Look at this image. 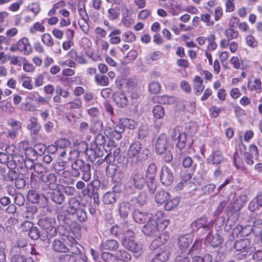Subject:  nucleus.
<instances>
[{"label": "nucleus", "instance_id": "2f4dec72", "mask_svg": "<svg viewBox=\"0 0 262 262\" xmlns=\"http://www.w3.org/2000/svg\"><path fill=\"white\" fill-rule=\"evenodd\" d=\"M42 194H40L35 190H30L27 194L28 200L32 203L36 204L39 202L40 197H42Z\"/></svg>", "mask_w": 262, "mask_h": 262}, {"label": "nucleus", "instance_id": "393cba45", "mask_svg": "<svg viewBox=\"0 0 262 262\" xmlns=\"http://www.w3.org/2000/svg\"><path fill=\"white\" fill-rule=\"evenodd\" d=\"M17 49L18 51L24 50L25 54H29L31 50V45H30L29 40L27 38H23L19 40L16 43Z\"/></svg>", "mask_w": 262, "mask_h": 262}, {"label": "nucleus", "instance_id": "9b49d317", "mask_svg": "<svg viewBox=\"0 0 262 262\" xmlns=\"http://www.w3.org/2000/svg\"><path fill=\"white\" fill-rule=\"evenodd\" d=\"M40 179L43 183L47 184V190L58 187V184H57V177L53 173L42 174L40 177Z\"/></svg>", "mask_w": 262, "mask_h": 262}, {"label": "nucleus", "instance_id": "c756f323", "mask_svg": "<svg viewBox=\"0 0 262 262\" xmlns=\"http://www.w3.org/2000/svg\"><path fill=\"white\" fill-rule=\"evenodd\" d=\"M58 221L62 224L69 226L72 223V220L64 211L59 212L57 215Z\"/></svg>", "mask_w": 262, "mask_h": 262}, {"label": "nucleus", "instance_id": "de8ad7c7", "mask_svg": "<svg viewBox=\"0 0 262 262\" xmlns=\"http://www.w3.org/2000/svg\"><path fill=\"white\" fill-rule=\"evenodd\" d=\"M104 134L110 139H115L119 140L122 138V135L118 133L113 129L110 128L108 130L106 129Z\"/></svg>", "mask_w": 262, "mask_h": 262}, {"label": "nucleus", "instance_id": "e433bc0d", "mask_svg": "<svg viewBox=\"0 0 262 262\" xmlns=\"http://www.w3.org/2000/svg\"><path fill=\"white\" fill-rule=\"evenodd\" d=\"M146 185L148 187L149 192L153 194L155 192L157 188V181L155 180V177H146Z\"/></svg>", "mask_w": 262, "mask_h": 262}, {"label": "nucleus", "instance_id": "680f3d73", "mask_svg": "<svg viewBox=\"0 0 262 262\" xmlns=\"http://www.w3.org/2000/svg\"><path fill=\"white\" fill-rule=\"evenodd\" d=\"M110 232L112 235L115 237H119L123 233L120 227L117 225L112 226L110 229Z\"/></svg>", "mask_w": 262, "mask_h": 262}, {"label": "nucleus", "instance_id": "72a5a7b5", "mask_svg": "<svg viewBox=\"0 0 262 262\" xmlns=\"http://www.w3.org/2000/svg\"><path fill=\"white\" fill-rule=\"evenodd\" d=\"M117 260L122 261H128L132 259L131 255L125 250H120L116 253Z\"/></svg>", "mask_w": 262, "mask_h": 262}, {"label": "nucleus", "instance_id": "f3484780", "mask_svg": "<svg viewBox=\"0 0 262 262\" xmlns=\"http://www.w3.org/2000/svg\"><path fill=\"white\" fill-rule=\"evenodd\" d=\"M193 236L190 234H187L180 236L178 238V244L181 251H186L190 245L192 244Z\"/></svg>", "mask_w": 262, "mask_h": 262}, {"label": "nucleus", "instance_id": "cd10ccee", "mask_svg": "<svg viewBox=\"0 0 262 262\" xmlns=\"http://www.w3.org/2000/svg\"><path fill=\"white\" fill-rule=\"evenodd\" d=\"M244 203L242 198H237L232 203H231L226 209V211H232L233 210H240L243 207Z\"/></svg>", "mask_w": 262, "mask_h": 262}, {"label": "nucleus", "instance_id": "6e6d98bb", "mask_svg": "<svg viewBox=\"0 0 262 262\" xmlns=\"http://www.w3.org/2000/svg\"><path fill=\"white\" fill-rule=\"evenodd\" d=\"M37 207L34 205H28L26 207V213L27 217H33L37 212Z\"/></svg>", "mask_w": 262, "mask_h": 262}, {"label": "nucleus", "instance_id": "c03bdc74", "mask_svg": "<svg viewBox=\"0 0 262 262\" xmlns=\"http://www.w3.org/2000/svg\"><path fill=\"white\" fill-rule=\"evenodd\" d=\"M157 100L159 103L170 104H172L174 102V98L172 97L163 95L158 96Z\"/></svg>", "mask_w": 262, "mask_h": 262}, {"label": "nucleus", "instance_id": "a878e982", "mask_svg": "<svg viewBox=\"0 0 262 262\" xmlns=\"http://www.w3.org/2000/svg\"><path fill=\"white\" fill-rule=\"evenodd\" d=\"M28 236L32 240L40 239L41 241H46V239L42 238V233L41 231H40L37 227L34 226L32 229L28 232Z\"/></svg>", "mask_w": 262, "mask_h": 262}, {"label": "nucleus", "instance_id": "79ce46f5", "mask_svg": "<svg viewBox=\"0 0 262 262\" xmlns=\"http://www.w3.org/2000/svg\"><path fill=\"white\" fill-rule=\"evenodd\" d=\"M75 214L76 219L80 222H85L88 220L87 213L85 209L82 207L78 210Z\"/></svg>", "mask_w": 262, "mask_h": 262}, {"label": "nucleus", "instance_id": "f704fd0d", "mask_svg": "<svg viewBox=\"0 0 262 262\" xmlns=\"http://www.w3.org/2000/svg\"><path fill=\"white\" fill-rule=\"evenodd\" d=\"M136 201L140 206H143L147 204L148 201V196L145 191H141L136 196Z\"/></svg>", "mask_w": 262, "mask_h": 262}, {"label": "nucleus", "instance_id": "37998d69", "mask_svg": "<svg viewBox=\"0 0 262 262\" xmlns=\"http://www.w3.org/2000/svg\"><path fill=\"white\" fill-rule=\"evenodd\" d=\"M120 122L124 125V127L133 129L137 126V123L133 119L128 118H123L120 120Z\"/></svg>", "mask_w": 262, "mask_h": 262}, {"label": "nucleus", "instance_id": "a18cd8bd", "mask_svg": "<svg viewBox=\"0 0 262 262\" xmlns=\"http://www.w3.org/2000/svg\"><path fill=\"white\" fill-rule=\"evenodd\" d=\"M68 252L71 253V255H78L81 253V248H82L81 246L80 245H77V244L75 245L69 244L68 245Z\"/></svg>", "mask_w": 262, "mask_h": 262}, {"label": "nucleus", "instance_id": "603ef678", "mask_svg": "<svg viewBox=\"0 0 262 262\" xmlns=\"http://www.w3.org/2000/svg\"><path fill=\"white\" fill-rule=\"evenodd\" d=\"M33 258H26L24 256L20 254H15L11 258V262H34Z\"/></svg>", "mask_w": 262, "mask_h": 262}, {"label": "nucleus", "instance_id": "5701e85b", "mask_svg": "<svg viewBox=\"0 0 262 262\" xmlns=\"http://www.w3.org/2000/svg\"><path fill=\"white\" fill-rule=\"evenodd\" d=\"M119 247V243L115 239H108L102 242L100 245V248L101 250L115 251Z\"/></svg>", "mask_w": 262, "mask_h": 262}, {"label": "nucleus", "instance_id": "0e129e2a", "mask_svg": "<svg viewBox=\"0 0 262 262\" xmlns=\"http://www.w3.org/2000/svg\"><path fill=\"white\" fill-rule=\"evenodd\" d=\"M123 40L125 42H133L136 40L135 35L130 31H127L122 34Z\"/></svg>", "mask_w": 262, "mask_h": 262}, {"label": "nucleus", "instance_id": "774afa93", "mask_svg": "<svg viewBox=\"0 0 262 262\" xmlns=\"http://www.w3.org/2000/svg\"><path fill=\"white\" fill-rule=\"evenodd\" d=\"M228 215H230L228 219L235 223L237 220L239 215L240 210H233L232 211H226Z\"/></svg>", "mask_w": 262, "mask_h": 262}, {"label": "nucleus", "instance_id": "473e14b6", "mask_svg": "<svg viewBox=\"0 0 262 262\" xmlns=\"http://www.w3.org/2000/svg\"><path fill=\"white\" fill-rule=\"evenodd\" d=\"M31 123L28 124L27 127L30 129L32 132L34 134H37L38 132L40 130L41 126L38 123L37 119L32 117L30 119Z\"/></svg>", "mask_w": 262, "mask_h": 262}, {"label": "nucleus", "instance_id": "20e7f679", "mask_svg": "<svg viewBox=\"0 0 262 262\" xmlns=\"http://www.w3.org/2000/svg\"><path fill=\"white\" fill-rule=\"evenodd\" d=\"M72 175L74 177H79L82 173V179L85 182H89L91 178V165L86 163L81 159L75 160L72 164Z\"/></svg>", "mask_w": 262, "mask_h": 262}, {"label": "nucleus", "instance_id": "c85d7f7f", "mask_svg": "<svg viewBox=\"0 0 262 262\" xmlns=\"http://www.w3.org/2000/svg\"><path fill=\"white\" fill-rule=\"evenodd\" d=\"M12 159L14 160V163L16 164L18 167L23 168L24 166L27 167L26 165V159L24 158L23 155L17 152L12 155Z\"/></svg>", "mask_w": 262, "mask_h": 262}, {"label": "nucleus", "instance_id": "dca6fc26", "mask_svg": "<svg viewBox=\"0 0 262 262\" xmlns=\"http://www.w3.org/2000/svg\"><path fill=\"white\" fill-rule=\"evenodd\" d=\"M100 181L98 179H95L92 182L87 184L84 189L81 191L84 196L90 195V194L98 192L100 187Z\"/></svg>", "mask_w": 262, "mask_h": 262}, {"label": "nucleus", "instance_id": "6ab92c4d", "mask_svg": "<svg viewBox=\"0 0 262 262\" xmlns=\"http://www.w3.org/2000/svg\"><path fill=\"white\" fill-rule=\"evenodd\" d=\"M81 208L80 202L76 198H72L69 199L66 212L69 215H73Z\"/></svg>", "mask_w": 262, "mask_h": 262}, {"label": "nucleus", "instance_id": "4be33fe9", "mask_svg": "<svg viewBox=\"0 0 262 262\" xmlns=\"http://www.w3.org/2000/svg\"><path fill=\"white\" fill-rule=\"evenodd\" d=\"M113 99L116 104L120 107H124L128 104V100L126 95L120 92L114 93Z\"/></svg>", "mask_w": 262, "mask_h": 262}, {"label": "nucleus", "instance_id": "a211bd4d", "mask_svg": "<svg viewBox=\"0 0 262 262\" xmlns=\"http://www.w3.org/2000/svg\"><path fill=\"white\" fill-rule=\"evenodd\" d=\"M133 205L127 201H123L118 204V210L121 218H127L131 213Z\"/></svg>", "mask_w": 262, "mask_h": 262}, {"label": "nucleus", "instance_id": "7c9ffc66", "mask_svg": "<svg viewBox=\"0 0 262 262\" xmlns=\"http://www.w3.org/2000/svg\"><path fill=\"white\" fill-rule=\"evenodd\" d=\"M203 79L199 76L194 78V93L197 95H200L204 89V85L203 84Z\"/></svg>", "mask_w": 262, "mask_h": 262}, {"label": "nucleus", "instance_id": "864d4df0", "mask_svg": "<svg viewBox=\"0 0 262 262\" xmlns=\"http://www.w3.org/2000/svg\"><path fill=\"white\" fill-rule=\"evenodd\" d=\"M211 259L212 256L210 254H206L203 256H193L192 259V262H209Z\"/></svg>", "mask_w": 262, "mask_h": 262}, {"label": "nucleus", "instance_id": "a19ab883", "mask_svg": "<svg viewBox=\"0 0 262 262\" xmlns=\"http://www.w3.org/2000/svg\"><path fill=\"white\" fill-rule=\"evenodd\" d=\"M77 149L79 152L85 154L88 156H91V152L93 151V149L88 148V144L85 142H81L79 143L77 146Z\"/></svg>", "mask_w": 262, "mask_h": 262}, {"label": "nucleus", "instance_id": "9d476101", "mask_svg": "<svg viewBox=\"0 0 262 262\" xmlns=\"http://www.w3.org/2000/svg\"><path fill=\"white\" fill-rule=\"evenodd\" d=\"M174 179V177L171 169L167 166L162 168L160 179L163 185L170 186L173 183Z\"/></svg>", "mask_w": 262, "mask_h": 262}, {"label": "nucleus", "instance_id": "ddd939ff", "mask_svg": "<svg viewBox=\"0 0 262 262\" xmlns=\"http://www.w3.org/2000/svg\"><path fill=\"white\" fill-rule=\"evenodd\" d=\"M233 247L236 251H245L251 252V240L249 238L237 240L234 242Z\"/></svg>", "mask_w": 262, "mask_h": 262}, {"label": "nucleus", "instance_id": "4c0bfd02", "mask_svg": "<svg viewBox=\"0 0 262 262\" xmlns=\"http://www.w3.org/2000/svg\"><path fill=\"white\" fill-rule=\"evenodd\" d=\"M168 259V254L166 251H162L156 254L152 259L151 262H166Z\"/></svg>", "mask_w": 262, "mask_h": 262}, {"label": "nucleus", "instance_id": "bf43d9fd", "mask_svg": "<svg viewBox=\"0 0 262 262\" xmlns=\"http://www.w3.org/2000/svg\"><path fill=\"white\" fill-rule=\"evenodd\" d=\"M42 41L47 46L52 47L54 45V41L51 35L49 33H45L41 36Z\"/></svg>", "mask_w": 262, "mask_h": 262}, {"label": "nucleus", "instance_id": "4468645a", "mask_svg": "<svg viewBox=\"0 0 262 262\" xmlns=\"http://www.w3.org/2000/svg\"><path fill=\"white\" fill-rule=\"evenodd\" d=\"M69 243L64 238L55 239L52 243V249L57 253L68 252Z\"/></svg>", "mask_w": 262, "mask_h": 262}, {"label": "nucleus", "instance_id": "ea45409f", "mask_svg": "<svg viewBox=\"0 0 262 262\" xmlns=\"http://www.w3.org/2000/svg\"><path fill=\"white\" fill-rule=\"evenodd\" d=\"M252 232L255 236L260 235L262 232V221L257 220L255 221L252 226Z\"/></svg>", "mask_w": 262, "mask_h": 262}, {"label": "nucleus", "instance_id": "052dcab7", "mask_svg": "<svg viewBox=\"0 0 262 262\" xmlns=\"http://www.w3.org/2000/svg\"><path fill=\"white\" fill-rule=\"evenodd\" d=\"M149 92L152 94H157L161 90V85L158 82H152L148 86Z\"/></svg>", "mask_w": 262, "mask_h": 262}, {"label": "nucleus", "instance_id": "3c124183", "mask_svg": "<svg viewBox=\"0 0 262 262\" xmlns=\"http://www.w3.org/2000/svg\"><path fill=\"white\" fill-rule=\"evenodd\" d=\"M32 163L33 165H31L30 168H33L35 172L40 174V176L45 173L46 168L41 164L39 163Z\"/></svg>", "mask_w": 262, "mask_h": 262}, {"label": "nucleus", "instance_id": "1a4fd4ad", "mask_svg": "<svg viewBox=\"0 0 262 262\" xmlns=\"http://www.w3.org/2000/svg\"><path fill=\"white\" fill-rule=\"evenodd\" d=\"M146 178L147 177L144 173L137 171L132 174L130 181L135 188L142 189L146 184Z\"/></svg>", "mask_w": 262, "mask_h": 262}, {"label": "nucleus", "instance_id": "6e6552de", "mask_svg": "<svg viewBox=\"0 0 262 262\" xmlns=\"http://www.w3.org/2000/svg\"><path fill=\"white\" fill-rule=\"evenodd\" d=\"M172 147L168 142V138L164 134H161L158 137L155 144L156 153L162 155L165 150L171 149Z\"/></svg>", "mask_w": 262, "mask_h": 262}, {"label": "nucleus", "instance_id": "2eb2a0df", "mask_svg": "<svg viewBox=\"0 0 262 262\" xmlns=\"http://www.w3.org/2000/svg\"><path fill=\"white\" fill-rule=\"evenodd\" d=\"M120 190H118L117 185L113 188L112 191H108L105 193L102 198V202L105 204H112L117 201L118 197V193Z\"/></svg>", "mask_w": 262, "mask_h": 262}, {"label": "nucleus", "instance_id": "5fc2aeb1", "mask_svg": "<svg viewBox=\"0 0 262 262\" xmlns=\"http://www.w3.org/2000/svg\"><path fill=\"white\" fill-rule=\"evenodd\" d=\"M183 166L185 168H191V170H194L196 164H193V161L191 157H186L183 160Z\"/></svg>", "mask_w": 262, "mask_h": 262}, {"label": "nucleus", "instance_id": "49530a36", "mask_svg": "<svg viewBox=\"0 0 262 262\" xmlns=\"http://www.w3.org/2000/svg\"><path fill=\"white\" fill-rule=\"evenodd\" d=\"M152 113L156 118L161 119L165 114V110L161 105H156L152 110Z\"/></svg>", "mask_w": 262, "mask_h": 262}, {"label": "nucleus", "instance_id": "338daca9", "mask_svg": "<svg viewBox=\"0 0 262 262\" xmlns=\"http://www.w3.org/2000/svg\"><path fill=\"white\" fill-rule=\"evenodd\" d=\"M59 260L60 262H77L78 259L75 255L66 254L60 257Z\"/></svg>", "mask_w": 262, "mask_h": 262}, {"label": "nucleus", "instance_id": "39448f33", "mask_svg": "<svg viewBox=\"0 0 262 262\" xmlns=\"http://www.w3.org/2000/svg\"><path fill=\"white\" fill-rule=\"evenodd\" d=\"M124 237L121 239L122 246L127 250L133 252L134 256L138 257L142 252V248L140 244L137 243L134 239V232L130 229L124 232Z\"/></svg>", "mask_w": 262, "mask_h": 262}, {"label": "nucleus", "instance_id": "b1692460", "mask_svg": "<svg viewBox=\"0 0 262 262\" xmlns=\"http://www.w3.org/2000/svg\"><path fill=\"white\" fill-rule=\"evenodd\" d=\"M133 217L136 222L139 224H143L145 222L151 219V217L149 216V214L147 212H142L139 209H135Z\"/></svg>", "mask_w": 262, "mask_h": 262}, {"label": "nucleus", "instance_id": "58836bf2", "mask_svg": "<svg viewBox=\"0 0 262 262\" xmlns=\"http://www.w3.org/2000/svg\"><path fill=\"white\" fill-rule=\"evenodd\" d=\"M19 177V173L15 170H9L6 174H4L3 180L13 182Z\"/></svg>", "mask_w": 262, "mask_h": 262}, {"label": "nucleus", "instance_id": "7ed1b4c3", "mask_svg": "<svg viewBox=\"0 0 262 262\" xmlns=\"http://www.w3.org/2000/svg\"><path fill=\"white\" fill-rule=\"evenodd\" d=\"M42 198L45 199V204L43 207H47V210L51 212V209L48 206L49 200L58 205H62L66 202V196L63 192L55 187L48 190H46L45 194H42Z\"/></svg>", "mask_w": 262, "mask_h": 262}, {"label": "nucleus", "instance_id": "69168bd1", "mask_svg": "<svg viewBox=\"0 0 262 262\" xmlns=\"http://www.w3.org/2000/svg\"><path fill=\"white\" fill-rule=\"evenodd\" d=\"M225 34L228 40L236 38L238 35V33L234 29L230 28L225 31Z\"/></svg>", "mask_w": 262, "mask_h": 262}, {"label": "nucleus", "instance_id": "aec40b11", "mask_svg": "<svg viewBox=\"0 0 262 262\" xmlns=\"http://www.w3.org/2000/svg\"><path fill=\"white\" fill-rule=\"evenodd\" d=\"M205 242L212 247L220 246L224 242L223 238L218 234H213L209 232L206 237Z\"/></svg>", "mask_w": 262, "mask_h": 262}, {"label": "nucleus", "instance_id": "bb28decb", "mask_svg": "<svg viewBox=\"0 0 262 262\" xmlns=\"http://www.w3.org/2000/svg\"><path fill=\"white\" fill-rule=\"evenodd\" d=\"M169 198V192L163 190L159 191L155 196V201L160 204L165 203Z\"/></svg>", "mask_w": 262, "mask_h": 262}, {"label": "nucleus", "instance_id": "09e8293b", "mask_svg": "<svg viewBox=\"0 0 262 262\" xmlns=\"http://www.w3.org/2000/svg\"><path fill=\"white\" fill-rule=\"evenodd\" d=\"M95 81L98 84L106 86L108 84L109 79L105 75L96 74L95 76Z\"/></svg>", "mask_w": 262, "mask_h": 262}, {"label": "nucleus", "instance_id": "f257e3e1", "mask_svg": "<svg viewBox=\"0 0 262 262\" xmlns=\"http://www.w3.org/2000/svg\"><path fill=\"white\" fill-rule=\"evenodd\" d=\"M150 151L147 148H142L141 144L139 142L133 143L128 150V157L125 152H121L119 148H116L114 151V155L117 162V168L123 175L125 172L127 166L129 161L130 164L136 166L142 164L149 158Z\"/></svg>", "mask_w": 262, "mask_h": 262}, {"label": "nucleus", "instance_id": "13d9d810", "mask_svg": "<svg viewBox=\"0 0 262 262\" xmlns=\"http://www.w3.org/2000/svg\"><path fill=\"white\" fill-rule=\"evenodd\" d=\"M101 258L104 262H117L116 255H114L109 252H103Z\"/></svg>", "mask_w": 262, "mask_h": 262}, {"label": "nucleus", "instance_id": "8fccbe9b", "mask_svg": "<svg viewBox=\"0 0 262 262\" xmlns=\"http://www.w3.org/2000/svg\"><path fill=\"white\" fill-rule=\"evenodd\" d=\"M30 253L31 255H34L36 260H39L42 257V250L38 245H35L32 247Z\"/></svg>", "mask_w": 262, "mask_h": 262}, {"label": "nucleus", "instance_id": "4d7b16f0", "mask_svg": "<svg viewBox=\"0 0 262 262\" xmlns=\"http://www.w3.org/2000/svg\"><path fill=\"white\" fill-rule=\"evenodd\" d=\"M157 171V166L155 163H151L148 166L146 172V177H155Z\"/></svg>", "mask_w": 262, "mask_h": 262}, {"label": "nucleus", "instance_id": "e2e57ef3", "mask_svg": "<svg viewBox=\"0 0 262 262\" xmlns=\"http://www.w3.org/2000/svg\"><path fill=\"white\" fill-rule=\"evenodd\" d=\"M55 144H56L58 147L60 148H65L70 145L71 142L68 139L66 138H61L57 140Z\"/></svg>", "mask_w": 262, "mask_h": 262}, {"label": "nucleus", "instance_id": "412c9836", "mask_svg": "<svg viewBox=\"0 0 262 262\" xmlns=\"http://www.w3.org/2000/svg\"><path fill=\"white\" fill-rule=\"evenodd\" d=\"M224 160L225 158L222 152L217 150L212 152V153L209 156L207 159V162L209 164L217 166L221 164Z\"/></svg>", "mask_w": 262, "mask_h": 262}, {"label": "nucleus", "instance_id": "f03ea898", "mask_svg": "<svg viewBox=\"0 0 262 262\" xmlns=\"http://www.w3.org/2000/svg\"><path fill=\"white\" fill-rule=\"evenodd\" d=\"M37 224L41 228L42 233V238L49 240L57 235V231L55 227V218L43 217L38 220Z\"/></svg>", "mask_w": 262, "mask_h": 262}, {"label": "nucleus", "instance_id": "0eeeda50", "mask_svg": "<svg viewBox=\"0 0 262 262\" xmlns=\"http://www.w3.org/2000/svg\"><path fill=\"white\" fill-rule=\"evenodd\" d=\"M159 225L155 220L149 219L142 227V231L146 236H156L159 233Z\"/></svg>", "mask_w": 262, "mask_h": 262}, {"label": "nucleus", "instance_id": "f8f14e48", "mask_svg": "<svg viewBox=\"0 0 262 262\" xmlns=\"http://www.w3.org/2000/svg\"><path fill=\"white\" fill-rule=\"evenodd\" d=\"M212 225L207 217H203L197 219L191 224V228L193 231H197L201 228H203L205 231L208 232L210 230Z\"/></svg>", "mask_w": 262, "mask_h": 262}, {"label": "nucleus", "instance_id": "c9c22d12", "mask_svg": "<svg viewBox=\"0 0 262 262\" xmlns=\"http://www.w3.org/2000/svg\"><path fill=\"white\" fill-rule=\"evenodd\" d=\"M180 203V198L178 197L174 198L169 201H167L164 205L166 210L170 211L174 209Z\"/></svg>", "mask_w": 262, "mask_h": 262}, {"label": "nucleus", "instance_id": "423d86ee", "mask_svg": "<svg viewBox=\"0 0 262 262\" xmlns=\"http://www.w3.org/2000/svg\"><path fill=\"white\" fill-rule=\"evenodd\" d=\"M196 127L195 125L186 124L185 132L182 133L178 139H177L178 142L176 144V147L180 150H182L185 148L187 142L188 141L189 148H191L193 143V140L191 139L190 142L189 140L190 137L196 133Z\"/></svg>", "mask_w": 262, "mask_h": 262}]
</instances>
